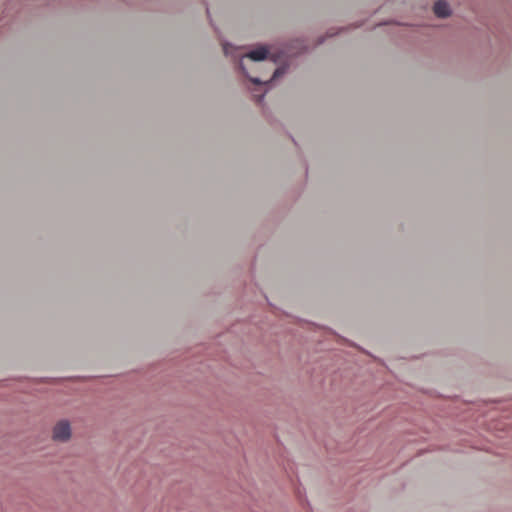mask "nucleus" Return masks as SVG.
<instances>
[{
  "label": "nucleus",
  "instance_id": "f257e3e1",
  "mask_svg": "<svg viewBox=\"0 0 512 512\" xmlns=\"http://www.w3.org/2000/svg\"><path fill=\"white\" fill-rule=\"evenodd\" d=\"M71 429L67 421H59L53 429V438L58 441H66L70 438Z\"/></svg>",
  "mask_w": 512,
  "mask_h": 512
},
{
  "label": "nucleus",
  "instance_id": "f03ea898",
  "mask_svg": "<svg viewBox=\"0 0 512 512\" xmlns=\"http://www.w3.org/2000/svg\"><path fill=\"white\" fill-rule=\"evenodd\" d=\"M434 13L440 17L445 18L450 15L449 5L444 0H439L434 4Z\"/></svg>",
  "mask_w": 512,
  "mask_h": 512
},
{
  "label": "nucleus",
  "instance_id": "7ed1b4c3",
  "mask_svg": "<svg viewBox=\"0 0 512 512\" xmlns=\"http://www.w3.org/2000/svg\"><path fill=\"white\" fill-rule=\"evenodd\" d=\"M268 55V50L265 47H259L255 50L250 51L248 54H246L245 57L253 60V61H262L266 59Z\"/></svg>",
  "mask_w": 512,
  "mask_h": 512
},
{
  "label": "nucleus",
  "instance_id": "20e7f679",
  "mask_svg": "<svg viewBox=\"0 0 512 512\" xmlns=\"http://www.w3.org/2000/svg\"><path fill=\"white\" fill-rule=\"evenodd\" d=\"M284 72H285L284 68H277V69H275L274 72H273V75H272V77L270 79V81L277 79L278 77L283 75Z\"/></svg>",
  "mask_w": 512,
  "mask_h": 512
},
{
  "label": "nucleus",
  "instance_id": "39448f33",
  "mask_svg": "<svg viewBox=\"0 0 512 512\" xmlns=\"http://www.w3.org/2000/svg\"><path fill=\"white\" fill-rule=\"evenodd\" d=\"M249 79H250V81H251L252 83H254V84H263V83H264V82H262V81H261L259 78H257V77H250Z\"/></svg>",
  "mask_w": 512,
  "mask_h": 512
},
{
  "label": "nucleus",
  "instance_id": "423d86ee",
  "mask_svg": "<svg viewBox=\"0 0 512 512\" xmlns=\"http://www.w3.org/2000/svg\"><path fill=\"white\" fill-rule=\"evenodd\" d=\"M240 67H241V69H242L243 71L245 70V68H244V66H243V64H242V63L240 64Z\"/></svg>",
  "mask_w": 512,
  "mask_h": 512
},
{
  "label": "nucleus",
  "instance_id": "0eeeda50",
  "mask_svg": "<svg viewBox=\"0 0 512 512\" xmlns=\"http://www.w3.org/2000/svg\"><path fill=\"white\" fill-rule=\"evenodd\" d=\"M262 98H263V95L260 96L257 101L260 102L262 100Z\"/></svg>",
  "mask_w": 512,
  "mask_h": 512
}]
</instances>
